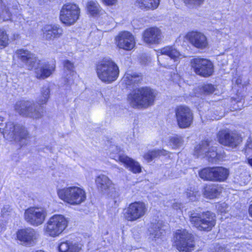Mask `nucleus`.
<instances>
[{"instance_id":"obj_8","label":"nucleus","mask_w":252,"mask_h":252,"mask_svg":"<svg viewBox=\"0 0 252 252\" xmlns=\"http://www.w3.org/2000/svg\"><path fill=\"white\" fill-rule=\"evenodd\" d=\"M7 5L2 1L0 2V18L3 21H14L22 23L25 19L20 13V7L18 2L13 0L8 2Z\"/></svg>"},{"instance_id":"obj_25","label":"nucleus","mask_w":252,"mask_h":252,"mask_svg":"<svg viewBox=\"0 0 252 252\" xmlns=\"http://www.w3.org/2000/svg\"><path fill=\"white\" fill-rule=\"evenodd\" d=\"M63 64L64 82L68 85H71L73 83L76 76L74 64L69 60H65L63 62Z\"/></svg>"},{"instance_id":"obj_13","label":"nucleus","mask_w":252,"mask_h":252,"mask_svg":"<svg viewBox=\"0 0 252 252\" xmlns=\"http://www.w3.org/2000/svg\"><path fill=\"white\" fill-rule=\"evenodd\" d=\"M147 211L146 204L140 201L130 203L124 210V217L126 220L133 222L142 218Z\"/></svg>"},{"instance_id":"obj_2","label":"nucleus","mask_w":252,"mask_h":252,"mask_svg":"<svg viewBox=\"0 0 252 252\" xmlns=\"http://www.w3.org/2000/svg\"><path fill=\"white\" fill-rule=\"evenodd\" d=\"M0 131L5 139L18 142L21 146L26 145L30 138L29 133L24 126L12 122H7L4 126L0 123Z\"/></svg>"},{"instance_id":"obj_45","label":"nucleus","mask_w":252,"mask_h":252,"mask_svg":"<svg viewBox=\"0 0 252 252\" xmlns=\"http://www.w3.org/2000/svg\"><path fill=\"white\" fill-rule=\"evenodd\" d=\"M181 205L179 203H174L173 204V208L175 210H178V209H180L181 207Z\"/></svg>"},{"instance_id":"obj_44","label":"nucleus","mask_w":252,"mask_h":252,"mask_svg":"<svg viewBox=\"0 0 252 252\" xmlns=\"http://www.w3.org/2000/svg\"><path fill=\"white\" fill-rule=\"evenodd\" d=\"M212 252H230L228 250H226L225 248L221 247H218L215 250V251Z\"/></svg>"},{"instance_id":"obj_26","label":"nucleus","mask_w":252,"mask_h":252,"mask_svg":"<svg viewBox=\"0 0 252 252\" xmlns=\"http://www.w3.org/2000/svg\"><path fill=\"white\" fill-rule=\"evenodd\" d=\"M60 252H84L82 244L70 240L61 242L58 246Z\"/></svg>"},{"instance_id":"obj_4","label":"nucleus","mask_w":252,"mask_h":252,"mask_svg":"<svg viewBox=\"0 0 252 252\" xmlns=\"http://www.w3.org/2000/svg\"><path fill=\"white\" fill-rule=\"evenodd\" d=\"M190 223L198 230L209 231L216 224L215 215L210 212L201 213L196 210L188 212Z\"/></svg>"},{"instance_id":"obj_1","label":"nucleus","mask_w":252,"mask_h":252,"mask_svg":"<svg viewBox=\"0 0 252 252\" xmlns=\"http://www.w3.org/2000/svg\"><path fill=\"white\" fill-rule=\"evenodd\" d=\"M16 54L19 60L24 63L28 69L35 68V73L37 79H44L49 77L54 71L56 67L55 62L45 63L40 65V61L28 50L19 49Z\"/></svg>"},{"instance_id":"obj_18","label":"nucleus","mask_w":252,"mask_h":252,"mask_svg":"<svg viewBox=\"0 0 252 252\" xmlns=\"http://www.w3.org/2000/svg\"><path fill=\"white\" fill-rule=\"evenodd\" d=\"M217 137L221 144L232 148H236L242 141V138L238 133L228 129L220 130Z\"/></svg>"},{"instance_id":"obj_53","label":"nucleus","mask_w":252,"mask_h":252,"mask_svg":"<svg viewBox=\"0 0 252 252\" xmlns=\"http://www.w3.org/2000/svg\"><path fill=\"white\" fill-rule=\"evenodd\" d=\"M237 83H239V81H238V80H237Z\"/></svg>"},{"instance_id":"obj_10","label":"nucleus","mask_w":252,"mask_h":252,"mask_svg":"<svg viewBox=\"0 0 252 252\" xmlns=\"http://www.w3.org/2000/svg\"><path fill=\"white\" fill-rule=\"evenodd\" d=\"M68 221L63 215H55L51 217L44 226L45 233L53 237L58 236L67 226Z\"/></svg>"},{"instance_id":"obj_51","label":"nucleus","mask_w":252,"mask_h":252,"mask_svg":"<svg viewBox=\"0 0 252 252\" xmlns=\"http://www.w3.org/2000/svg\"><path fill=\"white\" fill-rule=\"evenodd\" d=\"M3 117L1 115H0V122H2L3 121Z\"/></svg>"},{"instance_id":"obj_50","label":"nucleus","mask_w":252,"mask_h":252,"mask_svg":"<svg viewBox=\"0 0 252 252\" xmlns=\"http://www.w3.org/2000/svg\"><path fill=\"white\" fill-rule=\"evenodd\" d=\"M227 208H228V207H226V208H225V209H220V210H219L221 213H223L225 211L226 209H227Z\"/></svg>"},{"instance_id":"obj_54","label":"nucleus","mask_w":252,"mask_h":252,"mask_svg":"<svg viewBox=\"0 0 252 252\" xmlns=\"http://www.w3.org/2000/svg\"><path fill=\"white\" fill-rule=\"evenodd\" d=\"M237 83H239V81H238V80H237Z\"/></svg>"},{"instance_id":"obj_31","label":"nucleus","mask_w":252,"mask_h":252,"mask_svg":"<svg viewBox=\"0 0 252 252\" xmlns=\"http://www.w3.org/2000/svg\"><path fill=\"white\" fill-rule=\"evenodd\" d=\"M219 188L214 185L206 186L203 189V194L205 197L210 199L216 198L220 194Z\"/></svg>"},{"instance_id":"obj_52","label":"nucleus","mask_w":252,"mask_h":252,"mask_svg":"<svg viewBox=\"0 0 252 252\" xmlns=\"http://www.w3.org/2000/svg\"><path fill=\"white\" fill-rule=\"evenodd\" d=\"M35 252H45L41 251V250H39V251H36Z\"/></svg>"},{"instance_id":"obj_29","label":"nucleus","mask_w":252,"mask_h":252,"mask_svg":"<svg viewBox=\"0 0 252 252\" xmlns=\"http://www.w3.org/2000/svg\"><path fill=\"white\" fill-rule=\"evenodd\" d=\"M139 7L145 11L153 10L157 9L160 3V0H137Z\"/></svg>"},{"instance_id":"obj_42","label":"nucleus","mask_w":252,"mask_h":252,"mask_svg":"<svg viewBox=\"0 0 252 252\" xmlns=\"http://www.w3.org/2000/svg\"><path fill=\"white\" fill-rule=\"evenodd\" d=\"M245 153L246 156H249L252 153V141L249 138L245 145Z\"/></svg>"},{"instance_id":"obj_5","label":"nucleus","mask_w":252,"mask_h":252,"mask_svg":"<svg viewBox=\"0 0 252 252\" xmlns=\"http://www.w3.org/2000/svg\"><path fill=\"white\" fill-rule=\"evenodd\" d=\"M96 69L98 78L105 83H112L119 76V69L118 65L110 59H104L99 62Z\"/></svg>"},{"instance_id":"obj_27","label":"nucleus","mask_w":252,"mask_h":252,"mask_svg":"<svg viewBox=\"0 0 252 252\" xmlns=\"http://www.w3.org/2000/svg\"><path fill=\"white\" fill-rule=\"evenodd\" d=\"M162 223L161 221L155 220V222H151L150 225L148 228L149 232L150 237L154 240H156L157 239L159 238L164 230L162 229Z\"/></svg>"},{"instance_id":"obj_33","label":"nucleus","mask_w":252,"mask_h":252,"mask_svg":"<svg viewBox=\"0 0 252 252\" xmlns=\"http://www.w3.org/2000/svg\"><path fill=\"white\" fill-rule=\"evenodd\" d=\"M214 173V167H207L199 172V176L204 180L215 181Z\"/></svg>"},{"instance_id":"obj_37","label":"nucleus","mask_w":252,"mask_h":252,"mask_svg":"<svg viewBox=\"0 0 252 252\" xmlns=\"http://www.w3.org/2000/svg\"><path fill=\"white\" fill-rule=\"evenodd\" d=\"M187 197L191 201H194L197 200L199 197V194L197 190L193 189L190 188L188 189L186 192Z\"/></svg>"},{"instance_id":"obj_21","label":"nucleus","mask_w":252,"mask_h":252,"mask_svg":"<svg viewBox=\"0 0 252 252\" xmlns=\"http://www.w3.org/2000/svg\"><path fill=\"white\" fill-rule=\"evenodd\" d=\"M117 46L126 50H130L134 46L135 41L133 35L128 32H122L115 38Z\"/></svg>"},{"instance_id":"obj_24","label":"nucleus","mask_w":252,"mask_h":252,"mask_svg":"<svg viewBox=\"0 0 252 252\" xmlns=\"http://www.w3.org/2000/svg\"><path fill=\"white\" fill-rule=\"evenodd\" d=\"M143 38L144 42L147 43H158L161 39V31L156 27L148 28L144 32Z\"/></svg>"},{"instance_id":"obj_19","label":"nucleus","mask_w":252,"mask_h":252,"mask_svg":"<svg viewBox=\"0 0 252 252\" xmlns=\"http://www.w3.org/2000/svg\"><path fill=\"white\" fill-rule=\"evenodd\" d=\"M95 183L98 189L102 193L113 198L114 202H117L119 194L107 176L104 175H99L95 179Z\"/></svg>"},{"instance_id":"obj_34","label":"nucleus","mask_w":252,"mask_h":252,"mask_svg":"<svg viewBox=\"0 0 252 252\" xmlns=\"http://www.w3.org/2000/svg\"><path fill=\"white\" fill-rule=\"evenodd\" d=\"M166 152V151L165 150H154L149 151L144 154L143 157L147 162L149 163L161 155H165Z\"/></svg>"},{"instance_id":"obj_14","label":"nucleus","mask_w":252,"mask_h":252,"mask_svg":"<svg viewBox=\"0 0 252 252\" xmlns=\"http://www.w3.org/2000/svg\"><path fill=\"white\" fill-rule=\"evenodd\" d=\"M194 154L197 157H206L211 162H216L219 158L217 147L213 146L212 143L208 140L202 141L195 148Z\"/></svg>"},{"instance_id":"obj_6","label":"nucleus","mask_w":252,"mask_h":252,"mask_svg":"<svg viewBox=\"0 0 252 252\" xmlns=\"http://www.w3.org/2000/svg\"><path fill=\"white\" fill-rule=\"evenodd\" d=\"M43 104L37 101L36 103L30 100H21L16 102L15 109L20 115L24 117L39 119L44 115Z\"/></svg>"},{"instance_id":"obj_17","label":"nucleus","mask_w":252,"mask_h":252,"mask_svg":"<svg viewBox=\"0 0 252 252\" xmlns=\"http://www.w3.org/2000/svg\"><path fill=\"white\" fill-rule=\"evenodd\" d=\"M190 64L194 72L198 75L208 77L214 72V66L212 63L207 59L195 58L190 61Z\"/></svg>"},{"instance_id":"obj_47","label":"nucleus","mask_w":252,"mask_h":252,"mask_svg":"<svg viewBox=\"0 0 252 252\" xmlns=\"http://www.w3.org/2000/svg\"><path fill=\"white\" fill-rule=\"evenodd\" d=\"M249 213L251 215V216L252 217V204H251L250 206V207H249Z\"/></svg>"},{"instance_id":"obj_39","label":"nucleus","mask_w":252,"mask_h":252,"mask_svg":"<svg viewBox=\"0 0 252 252\" xmlns=\"http://www.w3.org/2000/svg\"><path fill=\"white\" fill-rule=\"evenodd\" d=\"M8 37L5 31L0 30V47H5L8 44Z\"/></svg>"},{"instance_id":"obj_49","label":"nucleus","mask_w":252,"mask_h":252,"mask_svg":"<svg viewBox=\"0 0 252 252\" xmlns=\"http://www.w3.org/2000/svg\"><path fill=\"white\" fill-rule=\"evenodd\" d=\"M227 208H228V207H226V208H225V209H220V210H219L221 213H223L225 211L226 209H227Z\"/></svg>"},{"instance_id":"obj_7","label":"nucleus","mask_w":252,"mask_h":252,"mask_svg":"<svg viewBox=\"0 0 252 252\" xmlns=\"http://www.w3.org/2000/svg\"><path fill=\"white\" fill-rule=\"evenodd\" d=\"M58 195L64 202L72 205H77L84 202L86 199L85 191L82 188L72 186L59 189Z\"/></svg>"},{"instance_id":"obj_3","label":"nucleus","mask_w":252,"mask_h":252,"mask_svg":"<svg viewBox=\"0 0 252 252\" xmlns=\"http://www.w3.org/2000/svg\"><path fill=\"white\" fill-rule=\"evenodd\" d=\"M156 94L149 87L134 89L127 96L130 105L134 108H147L154 104Z\"/></svg>"},{"instance_id":"obj_43","label":"nucleus","mask_w":252,"mask_h":252,"mask_svg":"<svg viewBox=\"0 0 252 252\" xmlns=\"http://www.w3.org/2000/svg\"><path fill=\"white\" fill-rule=\"evenodd\" d=\"M103 3L106 5L110 6L115 4L118 0H101Z\"/></svg>"},{"instance_id":"obj_30","label":"nucleus","mask_w":252,"mask_h":252,"mask_svg":"<svg viewBox=\"0 0 252 252\" xmlns=\"http://www.w3.org/2000/svg\"><path fill=\"white\" fill-rule=\"evenodd\" d=\"M215 181L223 182L225 181L229 174V170L223 167H214Z\"/></svg>"},{"instance_id":"obj_48","label":"nucleus","mask_w":252,"mask_h":252,"mask_svg":"<svg viewBox=\"0 0 252 252\" xmlns=\"http://www.w3.org/2000/svg\"><path fill=\"white\" fill-rule=\"evenodd\" d=\"M248 163L250 164V165L252 167V158H248Z\"/></svg>"},{"instance_id":"obj_11","label":"nucleus","mask_w":252,"mask_h":252,"mask_svg":"<svg viewBox=\"0 0 252 252\" xmlns=\"http://www.w3.org/2000/svg\"><path fill=\"white\" fill-rule=\"evenodd\" d=\"M177 250L181 252H191L194 250L195 245L191 233L186 229L177 230L174 235Z\"/></svg>"},{"instance_id":"obj_9","label":"nucleus","mask_w":252,"mask_h":252,"mask_svg":"<svg viewBox=\"0 0 252 252\" xmlns=\"http://www.w3.org/2000/svg\"><path fill=\"white\" fill-rule=\"evenodd\" d=\"M80 8L74 3H67L63 5L60 12V20L63 24L69 26L74 25L79 19Z\"/></svg>"},{"instance_id":"obj_20","label":"nucleus","mask_w":252,"mask_h":252,"mask_svg":"<svg viewBox=\"0 0 252 252\" xmlns=\"http://www.w3.org/2000/svg\"><path fill=\"white\" fill-rule=\"evenodd\" d=\"M38 237V233L32 228L20 229L17 232V239L26 246L35 245Z\"/></svg>"},{"instance_id":"obj_40","label":"nucleus","mask_w":252,"mask_h":252,"mask_svg":"<svg viewBox=\"0 0 252 252\" xmlns=\"http://www.w3.org/2000/svg\"><path fill=\"white\" fill-rule=\"evenodd\" d=\"M183 143V139L181 137L175 136L170 139V144L173 149L180 147Z\"/></svg>"},{"instance_id":"obj_46","label":"nucleus","mask_w":252,"mask_h":252,"mask_svg":"<svg viewBox=\"0 0 252 252\" xmlns=\"http://www.w3.org/2000/svg\"><path fill=\"white\" fill-rule=\"evenodd\" d=\"M220 207H222V208H225L226 207V204H225L224 203H222V204H220L218 205V210H220Z\"/></svg>"},{"instance_id":"obj_36","label":"nucleus","mask_w":252,"mask_h":252,"mask_svg":"<svg viewBox=\"0 0 252 252\" xmlns=\"http://www.w3.org/2000/svg\"><path fill=\"white\" fill-rule=\"evenodd\" d=\"M87 8L88 12L93 16L99 14L101 10L100 5L96 1H89L87 3Z\"/></svg>"},{"instance_id":"obj_32","label":"nucleus","mask_w":252,"mask_h":252,"mask_svg":"<svg viewBox=\"0 0 252 252\" xmlns=\"http://www.w3.org/2000/svg\"><path fill=\"white\" fill-rule=\"evenodd\" d=\"M141 77L138 74L130 71L127 72L123 78V81L127 85H131L139 83Z\"/></svg>"},{"instance_id":"obj_23","label":"nucleus","mask_w":252,"mask_h":252,"mask_svg":"<svg viewBox=\"0 0 252 252\" xmlns=\"http://www.w3.org/2000/svg\"><path fill=\"white\" fill-rule=\"evenodd\" d=\"M42 36L47 41H53L60 38L63 34L62 28L57 25H46L42 29Z\"/></svg>"},{"instance_id":"obj_16","label":"nucleus","mask_w":252,"mask_h":252,"mask_svg":"<svg viewBox=\"0 0 252 252\" xmlns=\"http://www.w3.org/2000/svg\"><path fill=\"white\" fill-rule=\"evenodd\" d=\"M177 125L181 128L189 127L192 124L193 114L190 109L184 105L177 106L175 110Z\"/></svg>"},{"instance_id":"obj_55","label":"nucleus","mask_w":252,"mask_h":252,"mask_svg":"<svg viewBox=\"0 0 252 252\" xmlns=\"http://www.w3.org/2000/svg\"><path fill=\"white\" fill-rule=\"evenodd\" d=\"M4 210V208H3V210H2V212H3Z\"/></svg>"},{"instance_id":"obj_41","label":"nucleus","mask_w":252,"mask_h":252,"mask_svg":"<svg viewBox=\"0 0 252 252\" xmlns=\"http://www.w3.org/2000/svg\"><path fill=\"white\" fill-rule=\"evenodd\" d=\"M214 86L211 84H208L204 85L200 88V91L205 94H212L215 91Z\"/></svg>"},{"instance_id":"obj_22","label":"nucleus","mask_w":252,"mask_h":252,"mask_svg":"<svg viewBox=\"0 0 252 252\" xmlns=\"http://www.w3.org/2000/svg\"><path fill=\"white\" fill-rule=\"evenodd\" d=\"M185 38L194 47L203 49L208 45L206 36L202 33L197 32H188Z\"/></svg>"},{"instance_id":"obj_35","label":"nucleus","mask_w":252,"mask_h":252,"mask_svg":"<svg viewBox=\"0 0 252 252\" xmlns=\"http://www.w3.org/2000/svg\"><path fill=\"white\" fill-rule=\"evenodd\" d=\"M50 87L49 85H44L40 90L41 95L38 98L37 101L40 104H46L50 97Z\"/></svg>"},{"instance_id":"obj_38","label":"nucleus","mask_w":252,"mask_h":252,"mask_svg":"<svg viewBox=\"0 0 252 252\" xmlns=\"http://www.w3.org/2000/svg\"><path fill=\"white\" fill-rule=\"evenodd\" d=\"M205 0H184L185 5L189 8H196L202 5Z\"/></svg>"},{"instance_id":"obj_15","label":"nucleus","mask_w":252,"mask_h":252,"mask_svg":"<svg viewBox=\"0 0 252 252\" xmlns=\"http://www.w3.org/2000/svg\"><path fill=\"white\" fill-rule=\"evenodd\" d=\"M47 216L46 210L41 207H30L24 213L25 220L30 224L35 226L43 223Z\"/></svg>"},{"instance_id":"obj_28","label":"nucleus","mask_w":252,"mask_h":252,"mask_svg":"<svg viewBox=\"0 0 252 252\" xmlns=\"http://www.w3.org/2000/svg\"><path fill=\"white\" fill-rule=\"evenodd\" d=\"M159 51L161 55H167L171 60H173L175 65H177L179 62L181 55L174 47L166 46L161 48Z\"/></svg>"},{"instance_id":"obj_12","label":"nucleus","mask_w":252,"mask_h":252,"mask_svg":"<svg viewBox=\"0 0 252 252\" xmlns=\"http://www.w3.org/2000/svg\"><path fill=\"white\" fill-rule=\"evenodd\" d=\"M110 151L112 152L110 157L116 160H119L124 164L125 167L134 174L141 172V166L136 160L121 153L120 149L117 146L110 147Z\"/></svg>"}]
</instances>
